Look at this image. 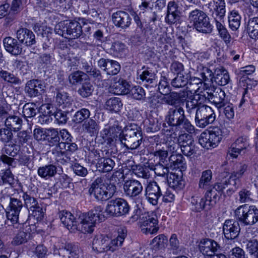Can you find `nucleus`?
Instances as JSON below:
<instances>
[{"label":"nucleus","mask_w":258,"mask_h":258,"mask_svg":"<svg viewBox=\"0 0 258 258\" xmlns=\"http://www.w3.org/2000/svg\"><path fill=\"white\" fill-rule=\"evenodd\" d=\"M224 0L212 1L205 5L208 8V14L214 19L220 37L226 45L231 43L232 38L224 26V18L225 16L226 9Z\"/></svg>","instance_id":"1"},{"label":"nucleus","mask_w":258,"mask_h":258,"mask_svg":"<svg viewBox=\"0 0 258 258\" xmlns=\"http://www.w3.org/2000/svg\"><path fill=\"white\" fill-rule=\"evenodd\" d=\"M168 124L177 132H187L190 134L195 132V126L186 118L184 110L179 106L172 107L168 110L165 118Z\"/></svg>","instance_id":"2"},{"label":"nucleus","mask_w":258,"mask_h":258,"mask_svg":"<svg viewBox=\"0 0 258 258\" xmlns=\"http://www.w3.org/2000/svg\"><path fill=\"white\" fill-rule=\"evenodd\" d=\"M126 234L125 228H119L117 231V236L114 239H110L108 237L102 235L95 236L92 242V248L99 253L108 251L113 252L122 245Z\"/></svg>","instance_id":"3"},{"label":"nucleus","mask_w":258,"mask_h":258,"mask_svg":"<svg viewBox=\"0 0 258 258\" xmlns=\"http://www.w3.org/2000/svg\"><path fill=\"white\" fill-rule=\"evenodd\" d=\"M228 135V132L224 127L213 126L208 132H202L199 138V144L205 148L209 149L215 148L221 142L223 138Z\"/></svg>","instance_id":"4"},{"label":"nucleus","mask_w":258,"mask_h":258,"mask_svg":"<svg viewBox=\"0 0 258 258\" xmlns=\"http://www.w3.org/2000/svg\"><path fill=\"white\" fill-rule=\"evenodd\" d=\"M113 184L105 183L100 177H97L92 183L88 192L98 201H104L110 199L116 192Z\"/></svg>","instance_id":"5"},{"label":"nucleus","mask_w":258,"mask_h":258,"mask_svg":"<svg viewBox=\"0 0 258 258\" xmlns=\"http://www.w3.org/2000/svg\"><path fill=\"white\" fill-rule=\"evenodd\" d=\"M213 86H205L197 87L192 90L194 94L192 96L188 98L185 101L186 112L191 114L194 112L198 106L201 105L206 99L210 100L213 92Z\"/></svg>","instance_id":"6"},{"label":"nucleus","mask_w":258,"mask_h":258,"mask_svg":"<svg viewBox=\"0 0 258 258\" xmlns=\"http://www.w3.org/2000/svg\"><path fill=\"white\" fill-rule=\"evenodd\" d=\"M143 136L141 128L136 124H131L123 131L120 140L127 149H138L142 143Z\"/></svg>","instance_id":"7"},{"label":"nucleus","mask_w":258,"mask_h":258,"mask_svg":"<svg viewBox=\"0 0 258 258\" xmlns=\"http://www.w3.org/2000/svg\"><path fill=\"white\" fill-rule=\"evenodd\" d=\"M187 20L192 24L198 31L203 33H210L213 30L209 18L204 11L195 9L188 13Z\"/></svg>","instance_id":"8"},{"label":"nucleus","mask_w":258,"mask_h":258,"mask_svg":"<svg viewBox=\"0 0 258 258\" xmlns=\"http://www.w3.org/2000/svg\"><path fill=\"white\" fill-rule=\"evenodd\" d=\"M235 215L244 225H253L258 221V209L255 206L244 204L235 210Z\"/></svg>","instance_id":"9"},{"label":"nucleus","mask_w":258,"mask_h":258,"mask_svg":"<svg viewBox=\"0 0 258 258\" xmlns=\"http://www.w3.org/2000/svg\"><path fill=\"white\" fill-rule=\"evenodd\" d=\"M196 109L195 122L199 127L205 128L215 121L216 114L211 107L201 105Z\"/></svg>","instance_id":"10"},{"label":"nucleus","mask_w":258,"mask_h":258,"mask_svg":"<svg viewBox=\"0 0 258 258\" xmlns=\"http://www.w3.org/2000/svg\"><path fill=\"white\" fill-rule=\"evenodd\" d=\"M141 231L145 234H154L159 230L158 220L155 212H148L142 214L140 219Z\"/></svg>","instance_id":"11"},{"label":"nucleus","mask_w":258,"mask_h":258,"mask_svg":"<svg viewBox=\"0 0 258 258\" xmlns=\"http://www.w3.org/2000/svg\"><path fill=\"white\" fill-rule=\"evenodd\" d=\"M1 201H4V203L9 202L6 211L7 217L12 224L17 223L20 212L23 207L22 201L16 198H12L8 195L2 197Z\"/></svg>","instance_id":"12"},{"label":"nucleus","mask_w":258,"mask_h":258,"mask_svg":"<svg viewBox=\"0 0 258 258\" xmlns=\"http://www.w3.org/2000/svg\"><path fill=\"white\" fill-rule=\"evenodd\" d=\"M130 209V207L125 200L117 198L108 203L105 211L108 215L118 217L128 214Z\"/></svg>","instance_id":"13"},{"label":"nucleus","mask_w":258,"mask_h":258,"mask_svg":"<svg viewBox=\"0 0 258 258\" xmlns=\"http://www.w3.org/2000/svg\"><path fill=\"white\" fill-rule=\"evenodd\" d=\"M22 198L24 201V206L28 209L31 214L37 220H41L44 217L42 208L38 204L37 199L28 192H23Z\"/></svg>","instance_id":"14"},{"label":"nucleus","mask_w":258,"mask_h":258,"mask_svg":"<svg viewBox=\"0 0 258 258\" xmlns=\"http://www.w3.org/2000/svg\"><path fill=\"white\" fill-rule=\"evenodd\" d=\"M247 169V166L244 164H239L236 171L231 172L229 177L224 180L226 187L233 191L236 190L241 184L240 178L244 175Z\"/></svg>","instance_id":"15"},{"label":"nucleus","mask_w":258,"mask_h":258,"mask_svg":"<svg viewBox=\"0 0 258 258\" xmlns=\"http://www.w3.org/2000/svg\"><path fill=\"white\" fill-rule=\"evenodd\" d=\"M227 187L223 181L215 184L212 187L206 191L204 198L208 205V208L211 209L216 204L221 196L223 190Z\"/></svg>","instance_id":"16"},{"label":"nucleus","mask_w":258,"mask_h":258,"mask_svg":"<svg viewBox=\"0 0 258 258\" xmlns=\"http://www.w3.org/2000/svg\"><path fill=\"white\" fill-rule=\"evenodd\" d=\"M123 189L127 197L135 200L142 194L143 186L142 183L138 180L128 179L124 181Z\"/></svg>","instance_id":"17"},{"label":"nucleus","mask_w":258,"mask_h":258,"mask_svg":"<svg viewBox=\"0 0 258 258\" xmlns=\"http://www.w3.org/2000/svg\"><path fill=\"white\" fill-rule=\"evenodd\" d=\"M145 191L148 202L152 205H157L159 198L162 196L161 189L157 182H150L146 187Z\"/></svg>","instance_id":"18"},{"label":"nucleus","mask_w":258,"mask_h":258,"mask_svg":"<svg viewBox=\"0 0 258 258\" xmlns=\"http://www.w3.org/2000/svg\"><path fill=\"white\" fill-rule=\"evenodd\" d=\"M225 237L228 239H234L240 232V228L238 221L233 219L226 220L223 226Z\"/></svg>","instance_id":"19"},{"label":"nucleus","mask_w":258,"mask_h":258,"mask_svg":"<svg viewBox=\"0 0 258 258\" xmlns=\"http://www.w3.org/2000/svg\"><path fill=\"white\" fill-rule=\"evenodd\" d=\"M45 88L42 81L33 79L28 81L25 87V92L30 97H35L41 94Z\"/></svg>","instance_id":"20"},{"label":"nucleus","mask_w":258,"mask_h":258,"mask_svg":"<svg viewBox=\"0 0 258 258\" xmlns=\"http://www.w3.org/2000/svg\"><path fill=\"white\" fill-rule=\"evenodd\" d=\"M249 146L248 140L246 137L238 138L228 149V155L233 158L237 157L241 152Z\"/></svg>","instance_id":"21"},{"label":"nucleus","mask_w":258,"mask_h":258,"mask_svg":"<svg viewBox=\"0 0 258 258\" xmlns=\"http://www.w3.org/2000/svg\"><path fill=\"white\" fill-rule=\"evenodd\" d=\"M94 160L96 166L99 171L107 172L112 170L115 165L114 161L110 158H100L99 153L95 151L94 152Z\"/></svg>","instance_id":"22"},{"label":"nucleus","mask_w":258,"mask_h":258,"mask_svg":"<svg viewBox=\"0 0 258 258\" xmlns=\"http://www.w3.org/2000/svg\"><path fill=\"white\" fill-rule=\"evenodd\" d=\"M180 19V12L178 2L170 1L167 5V14L165 18L166 22L169 24H175Z\"/></svg>","instance_id":"23"},{"label":"nucleus","mask_w":258,"mask_h":258,"mask_svg":"<svg viewBox=\"0 0 258 258\" xmlns=\"http://www.w3.org/2000/svg\"><path fill=\"white\" fill-rule=\"evenodd\" d=\"M3 44L6 50L13 55L17 56L22 53V45L17 39L7 37L4 39Z\"/></svg>","instance_id":"24"},{"label":"nucleus","mask_w":258,"mask_h":258,"mask_svg":"<svg viewBox=\"0 0 258 258\" xmlns=\"http://www.w3.org/2000/svg\"><path fill=\"white\" fill-rule=\"evenodd\" d=\"M112 18L114 24L122 29L128 28L131 24L132 18L127 13L123 11L113 13Z\"/></svg>","instance_id":"25"},{"label":"nucleus","mask_w":258,"mask_h":258,"mask_svg":"<svg viewBox=\"0 0 258 258\" xmlns=\"http://www.w3.org/2000/svg\"><path fill=\"white\" fill-rule=\"evenodd\" d=\"M18 40L26 46H30L36 43L35 36L33 32L25 28L19 29L16 32Z\"/></svg>","instance_id":"26"},{"label":"nucleus","mask_w":258,"mask_h":258,"mask_svg":"<svg viewBox=\"0 0 258 258\" xmlns=\"http://www.w3.org/2000/svg\"><path fill=\"white\" fill-rule=\"evenodd\" d=\"M220 247L217 242L211 239L202 240L199 245L200 251L205 255L211 256Z\"/></svg>","instance_id":"27"},{"label":"nucleus","mask_w":258,"mask_h":258,"mask_svg":"<svg viewBox=\"0 0 258 258\" xmlns=\"http://www.w3.org/2000/svg\"><path fill=\"white\" fill-rule=\"evenodd\" d=\"M66 29L67 37L69 39H76L80 37L83 33L81 24L76 21H66Z\"/></svg>","instance_id":"28"},{"label":"nucleus","mask_w":258,"mask_h":258,"mask_svg":"<svg viewBox=\"0 0 258 258\" xmlns=\"http://www.w3.org/2000/svg\"><path fill=\"white\" fill-rule=\"evenodd\" d=\"M61 222L69 230H74L77 229V223L74 216L70 212L62 210L58 214Z\"/></svg>","instance_id":"29"},{"label":"nucleus","mask_w":258,"mask_h":258,"mask_svg":"<svg viewBox=\"0 0 258 258\" xmlns=\"http://www.w3.org/2000/svg\"><path fill=\"white\" fill-rule=\"evenodd\" d=\"M225 93L219 87H214L210 97L211 102L213 103L219 109L225 106L228 102L225 98Z\"/></svg>","instance_id":"30"},{"label":"nucleus","mask_w":258,"mask_h":258,"mask_svg":"<svg viewBox=\"0 0 258 258\" xmlns=\"http://www.w3.org/2000/svg\"><path fill=\"white\" fill-rule=\"evenodd\" d=\"M65 145L59 146L55 149H51L52 154L55 161L58 164L66 165L71 161V158L65 151Z\"/></svg>","instance_id":"31"},{"label":"nucleus","mask_w":258,"mask_h":258,"mask_svg":"<svg viewBox=\"0 0 258 258\" xmlns=\"http://www.w3.org/2000/svg\"><path fill=\"white\" fill-rule=\"evenodd\" d=\"M48 145L51 149H55L59 146H63L65 144L60 142V137L58 129L49 128L46 130Z\"/></svg>","instance_id":"32"},{"label":"nucleus","mask_w":258,"mask_h":258,"mask_svg":"<svg viewBox=\"0 0 258 258\" xmlns=\"http://www.w3.org/2000/svg\"><path fill=\"white\" fill-rule=\"evenodd\" d=\"M63 254L62 256L59 254L58 258H80V249L77 245L73 243H67L61 249Z\"/></svg>","instance_id":"33"},{"label":"nucleus","mask_w":258,"mask_h":258,"mask_svg":"<svg viewBox=\"0 0 258 258\" xmlns=\"http://www.w3.org/2000/svg\"><path fill=\"white\" fill-rule=\"evenodd\" d=\"M167 249L170 253L175 255L183 253L185 252V248L180 245V242L176 234H171L169 240V245Z\"/></svg>","instance_id":"34"},{"label":"nucleus","mask_w":258,"mask_h":258,"mask_svg":"<svg viewBox=\"0 0 258 258\" xmlns=\"http://www.w3.org/2000/svg\"><path fill=\"white\" fill-rule=\"evenodd\" d=\"M44 3L52 9L67 10L72 7L73 0H44Z\"/></svg>","instance_id":"35"},{"label":"nucleus","mask_w":258,"mask_h":258,"mask_svg":"<svg viewBox=\"0 0 258 258\" xmlns=\"http://www.w3.org/2000/svg\"><path fill=\"white\" fill-rule=\"evenodd\" d=\"M167 179L170 187L174 190L181 189L184 186V181L183 180L182 175L170 173Z\"/></svg>","instance_id":"36"},{"label":"nucleus","mask_w":258,"mask_h":258,"mask_svg":"<svg viewBox=\"0 0 258 258\" xmlns=\"http://www.w3.org/2000/svg\"><path fill=\"white\" fill-rule=\"evenodd\" d=\"M103 209L100 206L95 207L89 211L87 215H85V216L89 217L90 220L96 224L97 222H100L105 220Z\"/></svg>","instance_id":"37"},{"label":"nucleus","mask_w":258,"mask_h":258,"mask_svg":"<svg viewBox=\"0 0 258 258\" xmlns=\"http://www.w3.org/2000/svg\"><path fill=\"white\" fill-rule=\"evenodd\" d=\"M95 225L89 217L84 216L83 218H81L80 223H77V229L84 233H91L93 231Z\"/></svg>","instance_id":"38"},{"label":"nucleus","mask_w":258,"mask_h":258,"mask_svg":"<svg viewBox=\"0 0 258 258\" xmlns=\"http://www.w3.org/2000/svg\"><path fill=\"white\" fill-rule=\"evenodd\" d=\"M190 203L192 210L195 212H200L204 209H210L208 208L205 199L204 198H201L198 196H192L190 199Z\"/></svg>","instance_id":"39"},{"label":"nucleus","mask_w":258,"mask_h":258,"mask_svg":"<svg viewBox=\"0 0 258 258\" xmlns=\"http://www.w3.org/2000/svg\"><path fill=\"white\" fill-rule=\"evenodd\" d=\"M123 104L118 97H111L108 99L105 104V107L110 111L117 112L122 107Z\"/></svg>","instance_id":"40"},{"label":"nucleus","mask_w":258,"mask_h":258,"mask_svg":"<svg viewBox=\"0 0 258 258\" xmlns=\"http://www.w3.org/2000/svg\"><path fill=\"white\" fill-rule=\"evenodd\" d=\"M11 153L5 149L4 153L0 155V162L7 166L8 169L14 168L17 165L15 159L12 157Z\"/></svg>","instance_id":"41"},{"label":"nucleus","mask_w":258,"mask_h":258,"mask_svg":"<svg viewBox=\"0 0 258 258\" xmlns=\"http://www.w3.org/2000/svg\"><path fill=\"white\" fill-rule=\"evenodd\" d=\"M37 173L41 177L46 179L53 177L56 173V167L52 164L40 167L38 169Z\"/></svg>","instance_id":"42"},{"label":"nucleus","mask_w":258,"mask_h":258,"mask_svg":"<svg viewBox=\"0 0 258 258\" xmlns=\"http://www.w3.org/2000/svg\"><path fill=\"white\" fill-rule=\"evenodd\" d=\"M228 22L229 27L232 30L235 31L239 28L241 23V16L237 11L232 10L230 12Z\"/></svg>","instance_id":"43"},{"label":"nucleus","mask_w":258,"mask_h":258,"mask_svg":"<svg viewBox=\"0 0 258 258\" xmlns=\"http://www.w3.org/2000/svg\"><path fill=\"white\" fill-rule=\"evenodd\" d=\"M68 79L70 84L76 86L81 84L83 81L87 80L88 76L82 71H77L70 74Z\"/></svg>","instance_id":"44"},{"label":"nucleus","mask_w":258,"mask_h":258,"mask_svg":"<svg viewBox=\"0 0 258 258\" xmlns=\"http://www.w3.org/2000/svg\"><path fill=\"white\" fill-rule=\"evenodd\" d=\"M22 123V119L19 117L15 115L10 116L5 120V125L7 128L15 132L20 130Z\"/></svg>","instance_id":"45"},{"label":"nucleus","mask_w":258,"mask_h":258,"mask_svg":"<svg viewBox=\"0 0 258 258\" xmlns=\"http://www.w3.org/2000/svg\"><path fill=\"white\" fill-rule=\"evenodd\" d=\"M169 162L174 168H179L180 171L186 168L185 159L181 154L172 155L169 158Z\"/></svg>","instance_id":"46"},{"label":"nucleus","mask_w":258,"mask_h":258,"mask_svg":"<svg viewBox=\"0 0 258 258\" xmlns=\"http://www.w3.org/2000/svg\"><path fill=\"white\" fill-rule=\"evenodd\" d=\"M82 129L84 132L93 136L98 133L99 127L98 124L94 120L90 118L84 122Z\"/></svg>","instance_id":"47"},{"label":"nucleus","mask_w":258,"mask_h":258,"mask_svg":"<svg viewBox=\"0 0 258 258\" xmlns=\"http://www.w3.org/2000/svg\"><path fill=\"white\" fill-rule=\"evenodd\" d=\"M212 172L211 170H206L202 173L199 182V187L201 189L208 188L211 185Z\"/></svg>","instance_id":"48"},{"label":"nucleus","mask_w":258,"mask_h":258,"mask_svg":"<svg viewBox=\"0 0 258 258\" xmlns=\"http://www.w3.org/2000/svg\"><path fill=\"white\" fill-rule=\"evenodd\" d=\"M56 101L62 108H65L69 107L71 105L73 100L68 93L62 92L57 93Z\"/></svg>","instance_id":"49"},{"label":"nucleus","mask_w":258,"mask_h":258,"mask_svg":"<svg viewBox=\"0 0 258 258\" xmlns=\"http://www.w3.org/2000/svg\"><path fill=\"white\" fill-rule=\"evenodd\" d=\"M144 127L147 132H155L159 130L160 124L157 118L149 116L144 121Z\"/></svg>","instance_id":"50"},{"label":"nucleus","mask_w":258,"mask_h":258,"mask_svg":"<svg viewBox=\"0 0 258 258\" xmlns=\"http://www.w3.org/2000/svg\"><path fill=\"white\" fill-rule=\"evenodd\" d=\"M151 164L143 166H138L136 169H134L135 174L138 177H141L144 179H148L150 177Z\"/></svg>","instance_id":"51"},{"label":"nucleus","mask_w":258,"mask_h":258,"mask_svg":"<svg viewBox=\"0 0 258 258\" xmlns=\"http://www.w3.org/2000/svg\"><path fill=\"white\" fill-rule=\"evenodd\" d=\"M90 116V111L86 108H82L75 113L73 115L72 121L76 124L81 123L86 119H88Z\"/></svg>","instance_id":"52"},{"label":"nucleus","mask_w":258,"mask_h":258,"mask_svg":"<svg viewBox=\"0 0 258 258\" xmlns=\"http://www.w3.org/2000/svg\"><path fill=\"white\" fill-rule=\"evenodd\" d=\"M247 30L251 37L258 40V17L250 19L248 22Z\"/></svg>","instance_id":"53"},{"label":"nucleus","mask_w":258,"mask_h":258,"mask_svg":"<svg viewBox=\"0 0 258 258\" xmlns=\"http://www.w3.org/2000/svg\"><path fill=\"white\" fill-rule=\"evenodd\" d=\"M114 92L117 94H126L130 92V85L128 83L123 80L119 79L118 82L115 83L113 86Z\"/></svg>","instance_id":"54"},{"label":"nucleus","mask_w":258,"mask_h":258,"mask_svg":"<svg viewBox=\"0 0 258 258\" xmlns=\"http://www.w3.org/2000/svg\"><path fill=\"white\" fill-rule=\"evenodd\" d=\"M139 78L143 82L152 84L156 79V74L152 70H145L138 72Z\"/></svg>","instance_id":"55"},{"label":"nucleus","mask_w":258,"mask_h":258,"mask_svg":"<svg viewBox=\"0 0 258 258\" xmlns=\"http://www.w3.org/2000/svg\"><path fill=\"white\" fill-rule=\"evenodd\" d=\"M151 170L154 171L155 174L158 176L163 177L167 178L169 172L168 167L159 163L154 165H151Z\"/></svg>","instance_id":"56"},{"label":"nucleus","mask_w":258,"mask_h":258,"mask_svg":"<svg viewBox=\"0 0 258 258\" xmlns=\"http://www.w3.org/2000/svg\"><path fill=\"white\" fill-rule=\"evenodd\" d=\"M94 91V87L91 83L87 82L83 83L82 86L78 90V93L83 98H87L91 96Z\"/></svg>","instance_id":"57"},{"label":"nucleus","mask_w":258,"mask_h":258,"mask_svg":"<svg viewBox=\"0 0 258 258\" xmlns=\"http://www.w3.org/2000/svg\"><path fill=\"white\" fill-rule=\"evenodd\" d=\"M166 146L169 152L174 153L176 152L177 149L179 147V145L178 143L177 134L174 133L170 135V137H168L167 142Z\"/></svg>","instance_id":"58"},{"label":"nucleus","mask_w":258,"mask_h":258,"mask_svg":"<svg viewBox=\"0 0 258 258\" xmlns=\"http://www.w3.org/2000/svg\"><path fill=\"white\" fill-rule=\"evenodd\" d=\"M168 241V238L164 234H159L152 241V244L155 249H159L164 247Z\"/></svg>","instance_id":"59"},{"label":"nucleus","mask_w":258,"mask_h":258,"mask_svg":"<svg viewBox=\"0 0 258 258\" xmlns=\"http://www.w3.org/2000/svg\"><path fill=\"white\" fill-rule=\"evenodd\" d=\"M188 83V80L183 74L176 75L171 81V85L176 88H182L186 86Z\"/></svg>","instance_id":"60"},{"label":"nucleus","mask_w":258,"mask_h":258,"mask_svg":"<svg viewBox=\"0 0 258 258\" xmlns=\"http://www.w3.org/2000/svg\"><path fill=\"white\" fill-rule=\"evenodd\" d=\"M120 70V64L116 60L110 59L105 73L108 75H115L119 73Z\"/></svg>","instance_id":"61"},{"label":"nucleus","mask_w":258,"mask_h":258,"mask_svg":"<svg viewBox=\"0 0 258 258\" xmlns=\"http://www.w3.org/2000/svg\"><path fill=\"white\" fill-rule=\"evenodd\" d=\"M129 93L133 98L141 100L145 97L146 93L144 89L140 86H134L130 90Z\"/></svg>","instance_id":"62"},{"label":"nucleus","mask_w":258,"mask_h":258,"mask_svg":"<svg viewBox=\"0 0 258 258\" xmlns=\"http://www.w3.org/2000/svg\"><path fill=\"white\" fill-rule=\"evenodd\" d=\"M23 114L25 117H32L36 114V108L34 103H26L23 108Z\"/></svg>","instance_id":"63"},{"label":"nucleus","mask_w":258,"mask_h":258,"mask_svg":"<svg viewBox=\"0 0 258 258\" xmlns=\"http://www.w3.org/2000/svg\"><path fill=\"white\" fill-rule=\"evenodd\" d=\"M249 253L255 258H258V241L256 240H250L246 244Z\"/></svg>","instance_id":"64"}]
</instances>
